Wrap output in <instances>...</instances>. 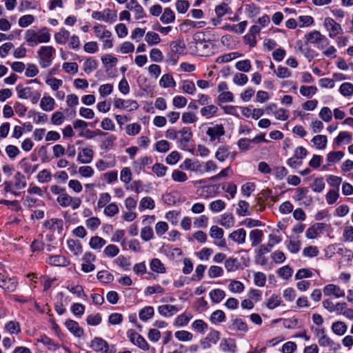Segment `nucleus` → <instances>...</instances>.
I'll return each mask as SVG.
<instances>
[{"instance_id": "f257e3e1", "label": "nucleus", "mask_w": 353, "mask_h": 353, "mask_svg": "<svg viewBox=\"0 0 353 353\" xmlns=\"http://www.w3.org/2000/svg\"><path fill=\"white\" fill-rule=\"evenodd\" d=\"M24 39L29 46L34 47L40 43H48L50 40V34L46 28L38 32L28 29L25 33Z\"/></svg>"}, {"instance_id": "f03ea898", "label": "nucleus", "mask_w": 353, "mask_h": 353, "mask_svg": "<svg viewBox=\"0 0 353 353\" xmlns=\"http://www.w3.org/2000/svg\"><path fill=\"white\" fill-rule=\"evenodd\" d=\"M96 37L103 42L104 49L111 48L113 46L112 41L110 39L112 33L101 24H97L93 28Z\"/></svg>"}, {"instance_id": "7ed1b4c3", "label": "nucleus", "mask_w": 353, "mask_h": 353, "mask_svg": "<svg viewBox=\"0 0 353 353\" xmlns=\"http://www.w3.org/2000/svg\"><path fill=\"white\" fill-rule=\"evenodd\" d=\"M55 53V50L52 46H42L38 51L39 64L43 68L49 67L52 63V59Z\"/></svg>"}, {"instance_id": "20e7f679", "label": "nucleus", "mask_w": 353, "mask_h": 353, "mask_svg": "<svg viewBox=\"0 0 353 353\" xmlns=\"http://www.w3.org/2000/svg\"><path fill=\"white\" fill-rule=\"evenodd\" d=\"M57 202L63 208L70 206L72 210L79 208L81 204V199L79 197H72L66 191L61 195L58 196Z\"/></svg>"}, {"instance_id": "39448f33", "label": "nucleus", "mask_w": 353, "mask_h": 353, "mask_svg": "<svg viewBox=\"0 0 353 353\" xmlns=\"http://www.w3.org/2000/svg\"><path fill=\"white\" fill-rule=\"evenodd\" d=\"M323 26L328 31L330 38H334L336 35L343 34V32L341 26L331 17L325 18Z\"/></svg>"}, {"instance_id": "423d86ee", "label": "nucleus", "mask_w": 353, "mask_h": 353, "mask_svg": "<svg viewBox=\"0 0 353 353\" xmlns=\"http://www.w3.org/2000/svg\"><path fill=\"white\" fill-rule=\"evenodd\" d=\"M91 348L96 352H102L104 353H114V346H110L108 343L101 338H94L90 345Z\"/></svg>"}, {"instance_id": "0eeeda50", "label": "nucleus", "mask_w": 353, "mask_h": 353, "mask_svg": "<svg viewBox=\"0 0 353 353\" xmlns=\"http://www.w3.org/2000/svg\"><path fill=\"white\" fill-rule=\"evenodd\" d=\"M130 341L135 345L143 350H148L150 345L145 339L134 330H129L127 332Z\"/></svg>"}, {"instance_id": "6e6552de", "label": "nucleus", "mask_w": 353, "mask_h": 353, "mask_svg": "<svg viewBox=\"0 0 353 353\" xmlns=\"http://www.w3.org/2000/svg\"><path fill=\"white\" fill-rule=\"evenodd\" d=\"M330 225L324 223H316L305 232V236L307 239H314L324 231H328Z\"/></svg>"}, {"instance_id": "1a4fd4ad", "label": "nucleus", "mask_w": 353, "mask_h": 353, "mask_svg": "<svg viewBox=\"0 0 353 353\" xmlns=\"http://www.w3.org/2000/svg\"><path fill=\"white\" fill-rule=\"evenodd\" d=\"M114 105L116 108L125 109L127 111L132 112L139 108V104L135 100H125L120 98H116L114 100Z\"/></svg>"}, {"instance_id": "9d476101", "label": "nucleus", "mask_w": 353, "mask_h": 353, "mask_svg": "<svg viewBox=\"0 0 353 353\" xmlns=\"http://www.w3.org/2000/svg\"><path fill=\"white\" fill-rule=\"evenodd\" d=\"M92 17L96 20L108 22L110 21H114L117 17V13L110 9H105L102 12L94 11Z\"/></svg>"}, {"instance_id": "9b49d317", "label": "nucleus", "mask_w": 353, "mask_h": 353, "mask_svg": "<svg viewBox=\"0 0 353 353\" xmlns=\"http://www.w3.org/2000/svg\"><path fill=\"white\" fill-rule=\"evenodd\" d=\"M323 294L326 296H333L336 299L343 298L345 296V292L340 286L335 284H327L323 287Z\"/></svg>"}, {"instance_id": "f8f14e48", "label": "nucleus", "mask_w": 353, "mask_h": 353, "mask_svg": "<svg viewBox=\"0 0 353 353\" xmlns=\"http://www.w3.org/2000/svg\"><path fill=\"white\" fill-rule=\"evenodd\" d=\"M18 286V282L14 277H7L0 273V287L7 292H14Z\"/></svg>"}, {"instance_id": "ddd939ff", "label": "nucleus", "mask_w": 353, "mask_h": 353, "mask_svg": "<svg viewBox=\"0 0 353 353\" xmlns=\"http://www.w3.org/2000/svg\"><path fill=\"white\" fill-rule=\"evenodd\" d=\"M63 222L61 219H52L44 223V227L52 233L61 234L63 231Z\"/></svg>"}, {"instance_id": "4468645a", "label": "nucleus", "mask_w": 353, "mask_h": 353, "mask_svg": "<svg viewBox=\"0 0 353 353\" xmlns=\"http://www.w3.org/2000/svg\"><path fill=\"white\" fill-rule=\"evenodd\" d=\"M192 137V132L190 128L183 127L178 131V143L183 147H186Z\"/></svg>"}, {"instance_id": "2eb2a0df", "label": "nucleus", "mask_w": 353, "mask_h": 353, "mask_svg": "<svg viewBox=\"0 0 353 353\" xmlns=\"http://www.w3.org/2000/svg\"><path fill=\"white\" fill-rule=\"evenodd\" d=\"M206 134L210 137V141H212L219 139L225 134V130L222 125H216L208 128Z\"/></svg>"}, {"instance_id": "dca6fc26", "label": "nucleus", "mask_w": 353, "mask_h": 353, "mask_svg": "<svg viewBox=\"0 0 353 353\" xmlns=\"http://www.w3.org/2000/svg\"><path fill=\"white\" fill-rule=\"evenodd\" d=\"M46 262L51 265L59 267H66L70 264V261L63 255L50 256Z\"/></svg>"}, {"instance_id": "f3484780", "label": "nucleus", "mask_w": 353, "mask_h": 353, "mask_svg": "<svg viewBox=\"0 0 353 353\" xmlns=\"http://www.w3.org/2000/svg\"><path fill=\"white\" fill-rule=\"evenodd\" d=\"M246 232L243 228H239L233 231L228 236V238L237 243L238 244H243L245 242Z\"/></svg>"}, {"instance_id": "a211bd4d", "label": "nucleus", "mask_w": 353, "mask_h": 353, "mask_svg": "<svg viewBox=\"0 0 353 353\" xmlns=\"http://www.w3.org/2000/svg\"><path fill=\"white\" fill-rule=\"evenodd\" d=\"M307 42L312 44H318L321 41H325L324 35L318 30H313L305 35Z\"/></svg>"}, {"instance_id": "6ab92c4d", "label": "nucleus", "mask_w": 353, "mask_h": 353, "mask_svg": "<svg viewBox=\"0 0 353 353\" xmlns=\"http://www.w3.org/2000/svg\"><path fill=\"white\" fill-rule=\"evenodd\" d=\"M93 151L90 148H83L78 154V161L81 163H89L92 161Z\"/></svg>"}, {"instance_id": "aec40b11", "label": "nucleus", "mask_w": 353, "mask_h": 353, "mask_svg": "<svg viewBox=\"0 0 353 353\" xmlns=\"http://www.w3.org/2000/svg\"><path fill=\"white\" fill-rule=\"evenodd\" d=\"M65 325L75 336L81 337L83 334V330L73 320L66 321Z\"/></svg>"}, {"instance_id": "412c9836", "label": "nucleus", "mask_w": 353, "mask_h": 353, "mask_svg": "<svg viewBox=\"0 0 353 353\" xmlns=\"http://www.w3.org/2000/svg\"><path fill=\"white\" fill-rule=\"evenodd\" d=\"M178 311L179 309L175 305H162L158 307L159 313L165 317L173 316Z\"/></svg>"}, {"instance_id": "4be33fe9", "label": "nucleus", "mask_w": 353, "mask_h": 353, "mask_svg": "<svg viewBox=\"0 0 353 353\" xmlns=\"http://www.w3.org/2000/svg\"><path fill=\"white\" fill-rule=\"evenodd\" d=\"M212 43L205 41H201L196 43V48L201 56H208L211 52Z\"/></svg>"}, {"instance_id": "5701e85b", "label": "nucleus", "mask_w": 353, "mask_h": 353, "mask_svg": "<svg viewBox=\"0 0 353 353\" xmlns=\"http://www.w3.org/2000/svg\"><path fill=\"white\" fill-rule=\"evenodd\" d=\"M55 105L54 99L50 96H44L41 99L40 108L46 112H50L54 110Z\"/></svg>"}, {"instance_id": "b1692460", "label": "nucleus", "mask_w": 353, "mask_h": 353, "mask_svg": "<svg viewBox=\"0 0 353 353\" xmlns=\"http://www.w3.org/2000/svg\"><path fill=\"white\" fill-rule=\"evenodd\" d=\"M219 223L225 228H230L234 225V217L231 213H224L221 215Z\"/></svg>"}, {"instance_id": "393cba45", "label": "nucleus", "mask_w": 353, "mask_h": 353, "mask_svg": "<svg viewBox=\"0 0 353 353\" xmlns=\"http://www.w3.org/2000/svg\"><path fill=\"white\" fill-rule=\"evenodd\" d=\"M263 232L259 229L252 230L249 234V238L252 243V246L258 245L262 241Z\"/></svg>"}, {"instance_id": "a878e982", "label": "nucleus", "mask_w": 353, "mask_h": 353, "mask_svg": "<svg viewBox=\"0 0 353 353\" xmlns=\"http://www.w3.org/2000/svg\"><path fill=\"white\" fill-rule=\"evenodd\" d=\"M218 110L217 106L214 105H208L201 109V114L207 119H210L216 114Z\"/></svg>"}, {"instance_id": "bb28decb", "label": "nucleus", "mask_w": 353, "mask_h": 353, "mask_svg": "<svg viewBox=\"0 0 353 353\" xmlns=\"http://www.w3.org/2000/svg\"><path fill=\"white\" fill-rule=\"evenodd\" d=\"M70 33L65 28H61L54 34L55 41L59 44H65L70 38Z\"/></svg>"}, {"instance_id": "cd10ccee", "label": "nucleus", "mask_w": 353, "mask_h": 353, "mask_svg": "<svg viewBox=\"0 0 353 353\" xmlns=\"http://www.w3.org/2000/svg\"><path fill=\"white\" fill-rule=\"evenodd\" d=\"M220 347L224 352H230L234 353L236 350V343L234 341L231 339L223 340L221 343Z\"/></svg>"}, {"instance_id": "c85d7f7f", "label": "nucleus", "mask_w": 353, "mask_h": 353, "mask_svg": "<svg viewBox=\"0 0 353 353\" xmlns=\"http://www.w3.org/2000/svg\"><path fill=\"white\" fill-rule=\"evenodd\" d=\"M170 49L175 54H184L185 45L182 40H176L170 43Z\"/></svg>"}, {"instance_id": "c756f323", "label": "nucleus", "mask_w": 353, "mask_h": 353, "mask_svg": "<svg viewBox=\"0 0 353 353\" xmlns=\"http://www.w3.org/2000/svg\"><path fill=\"white\" fill-rule=\"evenodd\" d=\"M209 296L212 302L220 303L225 296V293L223 290L214 289L210 292Z\"/></svg>"}, {"instance_id": "7c9ffc66", "label": "nucleus", "mask_w": 353, "mask_h": 353, "mask_svg": "<svg viewBox=\"0 0 353 353\" xmlns=\"http://www.w3.org/2000/svg\"><path fill=\"white\" fill-rule=\"evenodd\" d=\"M312 141L317 149L322 150L325 148L327 139L326 136L318 134L312 138Z\"/></svg>"}, {"instance_id": "2f4dec72", "label": "nucleus", "mask_w": 353, "mask_h": 353, "mask_svg": "<svg viewBox=\"0 0 353 353\" xmlns=\"http://www.w3.org/2000/svg\"><path fill=\"white\" fill-rule=\"evenodd\" d=\"M97 68V62L95 59L90 57L85 60L83 64V70L87 73L90 74Z\"/></svg>"}, {"instance_id": "473e14b6", "label": "nucleus", "mask_w": 353, "mask_h": 353, "mask_svg": "<svg viewBox=\"0 0 353 353\" xmlns=\"http://www.w3.org/2000/svg\"><path fill=\"white\" fill-rule=\"evenodd\" d=\"M352 141V135L347 132H341L339 135L334 139V143L337 145H340L342 143L348 144Z\"/></svg>"}, {"instance_id": "72a5a7b5", "label": "nucleus", "mask_w": 353, "mask_h": 353, "mask_svg": "<svg viewBox=\"0 0 353 353\" xmlns=\"http://www.w3.org/2000/svg\"><path fill=\"white\" fill-rule=\"evenodd\" d=\"M174 19H175V14H174V12L170 8H165L163 14L160 17V20L163 23L167 24V23H171L174 22Z\"/></svg>"}, {"instance_id": "f704fd0d", "label": "nucleus", "mask_w": 353, "mask_h": 353, "mask_svg": "<svg viewBox=\"0 0 353 353\" xmlns=\"http://www.w3.org/2000/svg\"><path fill=\"white\" fill-rule=\"evenodd\" d=\"M154 206V201L150 196H145L141 199L139 208L142 211L145 209L152 210Z\"/></svg>"}, {"instance_id": "c9c22d12", "label": "nucleus", "mask_w": 353, "mask_h": 353, "mask_svg": "<svg viewBox=\"0 0 353 353\" xmlns=\"http://www.w3.org/2000/svg\"><path fill=\"white\" fill-rule=\"evenodd\" d=\"M230 152L228 148L225 145L220 146L215 153V157L220 161H224L230 157Z\"/></svg>"}, {"instance_id": "e433bc0d", "label": "nucleus", "mask_w": 353, "mask_h": 353, "mask_svg": "<svg viewBox=\"0 0 353 353\" xmlns=\"http://www.w3.org/2000/svg\"><path fill=\"white\" fill-rule=\"evenodd\" d=\"M159 84L163 88H174L176 86V82L172 77L168 74H163L160 81Z\"/></svg>"}, {"instance_id": "4c0bfd02", "label": "nucleus", "mask_w": 353, "mask_h": 353, "mask_svg": "<svg viewBox=\"0 0 353 353\" xmlns=\"http://www.w3.org/2000/svg\"><path fill=\"white\" fill-rule=\"evenodd\" d=\"M106 243V241L98 236H92L90 240V246L94 250H100Z\"/></svg>"}, {"instance_id": "58836bf2", "label": "nucleus", "mask_w": 353, "mask_h": 353, "mask_svg": "<svg viewBox=\"0 0 353 353\" xmlns=\"http://www.w3.org/2000/svg\"><path fill=\"white\" fill-rule=\"evenodd\" d=\"M150 265L151 270L157 273L163 274L165 272L166 269L159 259H153Z\"/></svg>"}, {"instance_id": "ea45409f", "label": "nucleus", "mask_w": 353, "mask_h": 353, "mask_svg": "<svg viewBox=\"0 0 353 353\" xmlns=\"http://www.w3.org/2000/svg\"><path fill=\"white\" fill-rule=\"evenodd\" d=\"M192 318V315L190 313H183L177 316L174 325L178 327H183L189 323Z\"/></svg>"}, {"instance_id": "a19ab883", "label": "nucleus", "mask_w": 353, "mask_h": 353, "mask_svg": "<svg viewBox=\"0 0 353 353\" xmlns=\"http://www.w3.org/2000/svg\"><path fill=\"white\" fill-rule=\"evenodd\" d=\"M14 187L18 189H23L26 187L27 182L26 180V177L21 172H18L15 174L14 176Z\"/></svg>"}, {"instance_id": "79ce46f5", "label": "nucleus", "mask_w": 353, "mask_h": 353, "mask_svg": "<svg viewBox=\"0 0 353 353\" xmlns=\"http://www.w3.org/2000/svg\"><path fill=\"white\" fill-rule=\"evenodd\" d=\"M333 332L339 336L343 335L347 331V325L343 321H336L332 324Z\"/></svg>"}, {"instance_id": "37998d69", "label": "nucleus", "mask_w": 353, "mask_h": 353, "mask_svg": "<svg viewBox=\"0 0 353 353\" xmlns=\"http://www.w3.org/2000/svg\"><path fill=\"white\" fill-rule=\"evenodd\" d=\"M325 183L323 177H319L314 180L310 185L311 189L315 192H321L325 188Z\"/></svg>"}, {"instance_id": "c03bdc74", "label": "nucleus", "mask_w": 353, "mask_h": 353, "mask_svg": "<svg viewBox=\"0 0 353 353\" xmlns=\"http://www.w3.org/2000/svg\"><path fill=\"white\" fill-rule=\"evenodd\" d=\"M154 315V309L151 306H147L139 312V318L141 320L145 321L151 319Z\"/></svg>"}, {"instance_id": "a18cd8bd", "label": "nucleus", "mask_w": 353, "mask_h": 353, "mask_svg": "<svg viewBox=\"0 0 353 353\" xmlns=\"http://www.w3.org/2000/svg\"><path fill=\"white\" fill-rule=\"evenodd\" d=\"M339 92L344 97H350L353 94V84L351 83H343L339 87Z\"/></svg>"}, {"instance_id": "49530a36", "label": "nucleus", "mask_w": 353, "mask_h": 353, "mask_svg": "<svg viewBox=\"0 0 353 353\" xmlns=\"http://www.w3.org/2000/svg\"><path fill=\"white\" fill-rule=\"evenodd\" d=\"M69 250L74 253V254L77 255L82 252V247L81 243L75 240L70 239L67 242Z\"/></svg>"}, {"instance_id": "de8ad7c7", "label": "nucleus", "mask_w": 353, "mask_h": 353, "mask_svg": "<svg viewBox=\"0 0 353 353\" xmlns=\"http://www.w3.org/2000/svg\"><path fill=\"white\" fill-rule=\"evenodd\" d=\"M16 90L18 93V97L21 99H27L31 97V88L29 87H23L21 85H18L16 87Z\"/></svg>"}, {"instance_id": "09e8293b", "label": "nucleus", "mask_w": 353, "mask_h": 353, "mask_svg": "<svg viewBox=\"0 0 353 353\" xmlns=\"http://www.w3.org/2000/svg\"><path fill=\"white\" fill-rule=\"evenodd\" d=\"M228 288L232 293H241L244 290L245 286L242 282L233 280L229 284Z\"/></svg>"}, {"instance_id": "8fccbe9b", "label": "nucleus", "mask_w": 353, "mask_h": 353, "mask_svg": "<svg viewBox=\"0 0 353 353\" xmlns=\"http://www.w3.org/2000/svg\"><path fill=\"white\" fill-rule=\"evenodd\" d=\"M145 40L150 46L157 45L161 41L159 35L154 32H147Z\"/></svg>"}, {"instance_id": "3c124183", "label": "nucleus", "mask_w": 353, "mask_h": 353, "mask_svg": "<svg viewBox=\"0 0 353 353\" xmlns=\"http://www.w3.org/2000/svg\"><path fill=\"white\" fill-rule=\"evenodd\" d=\"M320 335L318 343L321 347H329L332 344V340L325 334L324 330H321L318 333Z\"/></svg>"}, {"instance_id": "603ef678", "label": "nucleus", "mask_w": 353, "mask_h": 353, "mask_svg": "<svg viewBox=\"0 0 353 353\" xmlns=\"http://www.w3.org/2000/svg\"><path fill=\"white\" fill-rule=\"evenodd\" d=\"M249 203L245 201H240L238 203V208H236V213L241 216L249 215L248 212Z\"/></svg>"}, {"instance_id": "864d4df0", "label": "nucleus", "mask_w": 353, "mask_h": 353, "mask_svg": "<svg viewBox=\"0 0 353 353\" xmlns=\"http://www.w3.org/2000/svg\"><path fill=\"white\" fill-rule=\"evenodd\" d=\"M241 54L239 52H231L226 54H224L223 56H220L216 58V62L218 63H226L232 61V59H234L237 57H241Z\"/></svg>"}, {"instance_id": "5fc2aeb1", "label": "nucleus", "mask_w": 353, "mask_h": 353, "mask_svg": "<svg viewBox=\"0 0 353 353\" xmlns=\"http://www.w3.org/2000/svg\"><path fill=\"white\" fill-rule=\"evenodd\" d=\"M232 330L236 331L248 332V327L247 324L241 319H235L232 324Z\"/></svg>"}, {"instance_id": "6e6d98bb", "label": "nucleus", "mask_w": 353, "mask_h": 353, "mask_svg": "<svg viewBox=\"0 0 353 353\" xmlns=\"http://www.w3.org/2000/svg\"><path fill=\"white\" fill-rule=\"evenodd\" d=\"M342 241L344 242L353 241V226L346 225L343 228Z\"/></svg>"}, {"instance_id": "4d7b16f0", "label": "nucleus", "mask_w": 353, "mask_h": 353, "mask_svg": "<svg viewBox=\"0 0 353 353\" xmlns=\"http://www.w3.org/2000/svg\"><path fill=\"white\" fill-rule=\"evenodd\" d=\"M281 297L276 294H272L268 300L266 306L270 310H273L280 305Z\"/></svg>"}, {"instance_id": "13d9d810", "label": "nucleus", "mask_w": 353, "mask_h": 353, "mask_svg": "<svg viewBox=\"0 0 353 353\" xmlns=\"http://www.w3.org/2000/svg\"><path fill=\"white\" fill-rule=\"evenodd\" d=\"M44 345L47 346L50 351H55L59 348V345L56 344L51 339L46 336H42L39 340Z\"/></svg>"}, {"instance_id": "bf43d9fd", "label": "nucleus", "mask_w": 353, "mask_h": 353, "mask_svg": "<svg viewBox=\"0 0 353 353\" xmlns=\"http://www.w3.org/2000/svg\"><path fill=\"white\" fill-rule=\"evenodd\" d=\"M174 336L180 341H189L192 339V334L186 330L177 331Z\"/></svg>"}, {"instance_id": "052dcab7", "label": "nucleus", "mask_w": 353, "mask_h": 353, "mask_svg": "<svg viewBox=\"0 0 353 353\" xmlns=\"http://www.w3.org/2000/svg\"><path fill=\"white\" fill-rule=\"evenodd\" d=\"M223 230L217 225H212L210 229V236L212 239H222V237H223Z\"/></svg>"}, {"instance_id": "680f3d73", "label": "nucleus", "mask_w": 353, "mask_h": 353, "mask_svg": "<svg viewBox=\"0 0 353 353\" xmlns=\"http://www.w3.org/2000/svg\"><path fill=\"white\" fill-rule=\"evenodd\" d=\"M344 156V153L341 151L331 152L327 156V161L329 163L339 161Z\"/></svg>"}, {"instance_id": "e2e57ef3", "label": "nucleus", "mask_w": 353, "mask_h": 353, "mask_svg": "<svg viewBox=\"0 0 353 353\" xmlns=\"http://www.w3.org/2000/svg\"><path fill=\"white\" fill-rule=\"evenodd\" d=\"M225 207V203L221 199H217L210 203V209L214 212H219Z\"/></svg>"}, {"instance_id": "0e129e2a", "label": "nucleus", "mask_w": 353, "mask_h": 353, "mask_svg": "<svg viewBox=\"0 0 353 353\" xmlns=\"http://www.w3.org/2000/svg\"><path fill=\"white\" fill-rule=\"evenodd\" d=\"M153 230L150 226L143 227L141 230V237L145 241H148L153 238Z\"/></svg>"}, {"instance_id": "69168bd1", "label": "nucleus", "mask_w": 353, "mask_h": 353, "mask_svg": "<svg viewBox=\"0 0 353 353\" xmlns=\"http://www.w3.org/2000/svg\"><path fill=\"white\" fill-rule=\"evenodd\" d=\"M181 89L184 92L192 94L196 90V87L192 81L186 80L182 82Z\"/></svg>"}, {"instance_id": "338daca9", "label": "nucleus", "mask_w": 353, "mask_h": 353, "mask_svg": "<svg viewBox=\"0 0 353 353\" xmlns=\"http://www.w3.org/2000/svg\"><path fill=\"white\" fill-rule=\"evenodd\" d=\"M34 21V17L32 14H26L22 16L19 19V26L22 28H26L32 24Z\"/></svg>"}, {"instance_id": "774afa93", "label": "nucleus", "mask_w": 353, "mask_h": 353, "mask_svg": "<svg viewBox=\"0 0 353 353\" xmlns=\"http://www.w3.org/2000/svg\"><path fill=\"white\" fill-rule=\"evenodd\" d=\"M119 252V248L113 244L108 245L103 250V253L105 256L109 257H114L117 256Z\"/></svg>"}]
</instances>
